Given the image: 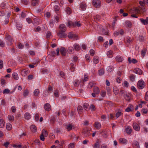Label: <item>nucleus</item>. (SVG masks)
Instances as JSON below:
<instances>
[{
	"label": "nucleus",
	"instance_id": "obj_24",
	"mask_svg": "<svg viewBox=\"0 0 148 148\" xmlns=\"http://www.w3.org/2000/svg\"><path fill=\"white\" fill-rule=\"evenodd\" d=\"M81 83V81L80 82L78 80H75L74 82V85L75 87H78L79 85V84Z\"/></svg>",
	"mask_w": 148,
	"mask_h": 148
},
{
	"label": "nucleus",
	"instance_id": "obj_49",
	"mask_svg": "<svg viewBox=\"0 0 148 148\" xmlns=\"http://www.w3.org/2000/svg\"><path fill=\"white\" fill-rule=\"evenodd\" d=\"M98 58L96 56H94L93 59V62L95 64H97L99 62Z\"/></svg>",
	"mask_w": 148,
	"mask_h": 148
},
{
	"label": "nucleus",
	"instance_id": "obj_41",
	"mask_svg": "<svg viewBox=\"0 0 148 148\" xmlns=\"http://www.w3.org/2000/svg\"><path fill=\"white\" fill-rule=\"evenodd\" d=\"M83 107L85 110H87L88 109H89V105L87 103H84L83 105Z\"/></svg>",
	"mask_w": 148,
	"mask_h": 148
},
{
	"label": "nucleus",
	"instance_id": "obj_50",
	"mask_svg": "<svg viewBox=\"0 0 148 148\" xmlns=\"http://www.w3.org/2000/svg\"><path fill=\"white\" fill-rule=\"evenodd\" d=\"M66 11L68 14H71V11L70 8L69 7L66 8Z\"/></svg>",
	"mask_w": 148,
	"mask_h": 148
},
{
	"label": "nucleus",
	"instance_id": "obj_16",
	"mask_svg": "<svg viewBox=\"0 0 148 148\" xmlns=\"http://www.w3.org/2000/svg\"><path fill=\"white\" fill-rule=\"evenodd\" d=\"M88 77L87 76V75H84V79H82V83L81 85L82 86L84 85V82L88 80Z\"/></svg>",
	"mask_w": 148,
	"mask_h": 148
},
{
	"label": "nucleus",
	"instance_id": "obj_25",
	"mask_svg": "<svg viewBox=\"0 0 148 148\" xmlns=\"http://www.w3.org/2000/svg\"><path fill=\"white\" fill-rule=\"evenodd\" d=\"M95 85V84L93 82L91 81L88 84V87L89 88H91L93 87Z\"/></svg>",
	"mask_w": 148,
	"mask_h": 148
},
{
	"label": "nucleus",
	"instance_id": "obj_46",
	"mask_svg": "<svg viewBox=\"0 0 148 148\" xmlns=\"http://www.w3.org/2000/svg\"><path fill=\"white\" fill-rule=\"evenodd\" d=\"M70 69L72 72H74L75 71V67L73 63H71Z\"/></svg>",
	"mask_w": 148,
	"mask_h": 148
},
{
	"label": "nucleus",
	"instance_id": "obj_43",
	"mask_svg": "<svg viewBox=\"0 0 148 148\" xmlns=\"http://www.w3.org/2000/svg\"><path fill=\"white\" fill-rule=\"evenodd\" d=\"M130 80L132 82L134 81L135 79V76L133 74H131L129 76Z\"/></svg>",
	"mask_w": 148,
	"mask_h": 148
},
{
	"label": "nucleus",
	"instance_id": "obj_12",
	"mask_svg": "<svg viewBox=\"0 0 148 148\" xmlns=\"http://www.w3.org/2000/svg\"><path fill=\"white\" fill-rule=\"evenodd\" d=\"M44 108L45 110L47 111H49L51 110V106L50 104L48 103H46L44 106Z\"/></svg>",
	"mask_w": 148,
	"mask_h": 148
},
{
	"label": "nucleus",
	"instance_id": "obj_44",
	"mask_svg": "<svg viewBox=\"0 0 148 148\" xmlns=\"http://www.w3.org/2000/svg\"><path fill=\"white\" fill-rule=\"evenodd\" d=\"M16 28L18 30H21V29L22 28V26L21 25V24L19 23H16Z\"/></svg>",
	"mask_w": 148,
	"mask_h": 148
},
{
	"label": "nucleus",
	"instance_id": "obj_58",
	"mask_svg": "<svg viewBox=\"0 0 148 148\" xmlns=\"http://www.w3.org/2000/svg\"><path fill=\"white\" fill-rule=\"evenodd\" d=\"M106 92L104 90H102L101 91V95L102 97H105L106 95Z\"/></svg>",
	"mask_w": 148,
	"mask_h": 148
},
{
	"label": "nucleus",
	"instance_id": "obj_9",
	"mask_svg": "<svg viewBox=\"0 0 148 148\" xmlns=\"http://www.w3.org/2000/svg\"><path fill=\"white\" fill-rule=\"evenodd\" d=\"M31 5L33 6H37L39 3L40 0H31Z\"/></svg>",
	"mask_w": 148,
	"mask_h": 148
},
{
	"label": "nucleus",
	"instance_id": "obj_47",
	"mask_svg": "<svg viewBox=\"0 0 148 148\" xmlns=\"http://www.w3.org/2000/svg\"><path fill=\"white\" fill-rule=\"evenodd\" d=\"M101 134L104 137L106 138L107 137V134L106 131H103L101 132Z\"/></svg>",
	"mask_w": 148,
	"mask_h": 148
},
{
	"label": "nucleus",
	"instance_id": "obj_14",
	"mask_svg": "<svg viewBox=\"0 0 148 148\" xmlns=\"http://www.w3.org/2000/svg\"><path fill=\"white\" fill-rule=\"evenodd\" d=\"M124 97L126 100L130 101L131 97V95L129 93H126L124 96Z\"/></svg>",
	"mask_w": 148,
	"mask_h": 148
},
{
	"label": "nucleus",
	"instance_id": "obj_7",
	"mask_svg": "<svg viewBox=\"0 0 148 148\" xmlns=\"http://www.w3.org/2000/svg\"><path fill=\"white\" fill-rule=\"evenodd\" d=\"M65 32L59 31L57 34V36L60 38H64L66 37V34L65 33Z\"/></svg>",
	"mask_w": 148,
	"mask_h": 148
},
{
	"label": "nucleus",
	"instance_id": "obj_53",
	"mask_svg": "<svg viewBox=\"0 0 148 148\" xmlns=\"http://www.w3.org/2000/svg\"><path fill=\"white\" fill-rule=\"evenodd\" d=\"M45 136L43 135V132H42L40 136V139L41 140L44 141L45 140Z\"/></svg>",
	"mask_w": 148,
	"mask_h": 148
},
{
	"label": "nucleus",
	"instance_id": "obj_34",
	"mask_svg": "<svg viewBox=\"0 0 148 148\" xmlns=\"http://www.w3.org/2000/svg\"><path fill=\"white\" fill-rule=\"evenodd\" d=\"M107 55L108 57L109 58H112V52L111 50H110L107 51Z\"/></svg>",
	"mask_w": 148,
	"mask_h": 148
},
{
	"label": "nucleus",
	"instance_id": "obj_59",
	"mask_svg": "<svg viewBox=\"0 0 148 148\" xmlns=\"http://www.w3.org/2000/svg\"><path fill=\"white\" fill-rule=\"evenodd\" d=\"M139 40L140 41L142 42H144L145 41V39L143 36L141 35L139 36Z\"/></svg>",
	"mask_w": 148,
	"mask_h": 148
},
{
	"label": "nucleus",
	"instance_id": "obj_57",
	"mask_svg": "<svg viewBox=\"0 0 148 148\" xmlns=\"http://www.w3.org/2000/svg\"><path fill=\"white\" fill-rule=\"evenodd\" d=\"M22 146V145L21 144H20L18 145H15V144H13L12 145V147H13L16 148H21Z\"/></svg>",
	"mask_w": 148,
	"mask_h": 148
},
{
	"label": "nucleus",
	"instance_id": "obj_20",
	"mask_svg": "<svg viewBox=\"0 0 148 148\" xmlns=\"http://www.w3.org/2000/svg\"><path fill=\"white\" fill-rule=\"evenodd\" d=\"M73 47L75 50L77 51L79 50L80 49V47L79 45L76 43L74 45Z\"/></svg>",
	"mask_w": 148,
	"mask_h": 148
},
{
	"label": "nucleus",
	"instance_id": "obj_33",
	"mask_svg": "<svg viewBox=\"0 0 148 148\" xmlns=\"http://www.w3.org/2000/svg\"><path fill=\"white\" fill-rule=\"evenodd\" d=\"M148 111L147 109L146 108H143L141 110V112L142 114H146Z\"/></svg>",
	"mask_w": 148,
	"mask_h": 148
},
{
	"label": "nucleus",
	"instance_id": "obj_38",
	"mask_svg": "<svg viewBox=\"0 0 148 148\" xmlns=\"http://www.w3.org/2000/svg\"><path fill=\"white\" fill-rule=\"evenodd\" d=\"M27 71L23 69L21 71V74L23 76H25L27 75Z\"/></svg>",
	"mask_w": 148,
	"mask_h": 148
},
{
	"label": "nucleus",
	"instance_id": "obj_39",
	"mask_svg": "<svg viewBox=\"0 0 148 148\" xmlns=\"http://www.w3.org/2000/svg\"><path fill=\"white\" fill-rule=\"evenodd\" d=\"M12 75L15 80H18V74L16 73H14L12 74Z\"/></svg>",
	"mask_w": 148,
	"mask_h": 148
},
{
	"label": "nucleus",
	"instance_id": "obj_2",
	"mask_svg": "<svg viewBox=\"0 0 148 148\" xmlns=\"http://www.w3.org/2000/svg\"><path fill=\"white\" fill-rule=\"evenodd\" d=\"M82 134L85 137H87L91 135L90 131L88 128H84L83 130Z\"/></svg>",
	"mask_w": 148,
	"mask_h": 148
},
{
	"label": "nucleus",
	"instance_id": "obj_15",
	"mask_svg": "<svg viewBox=\"0 0 148 148\" xmlns=\"http://www.w3.org/2000/svg\"><path fill=\"white\" fill-rule=\"evenodd\" d=\"M120 143L123 144H126L127 143V140L124 138H120L119 140Z\"/></svg>",
	"mask_w": 148,
	"mask_h": 148
},
{
	"label": "nucleus",
	"instance_id": "obj_40",
	"mask_svg": "<svg viewBox=\"0 0 148 148\" xmlns=\"http://www.w3.org/2000/svg\"><path fill=\"white\" fill-rule=\"evenodd\" d=\"M80 7L82 10H85L86 8V5L85 3H82L80 5Z\"/></svg>",
	"mask_w": 148,
	"mask_h": 148
},
{
	"label": "nucleus",
	"instance_id": "obj_64",
	"mask_svg": "<svg viewBox=\"0 0 148 148\" xmlns=\"http://www.w3.org/2000/svg\"><path fill=\"white\" fill-rule=\"evenodd\" d=\"M54 9L55 12L58 11L60 9V7L58 5H55L54 6Z\"/></svg>",
	"mask_w": 148,
	"mask_h": 148
},
{
	"label": "nucleus",
	"instance_id": "obj_45",
	"mask_svg": "<svg viewBox=\"0 0 148 148\" xmlns=\"http://www.w3.org/2000/svg\"><path fill=\"white\" fill-rule=\"evenodd\" d=\"M6 128L8 130H11L12 128V125L10 123H8L6 124Z\"/></svg>",
	"mask_w": 148,
	"mask_h": 148
},
{
	"label": "nucleus",
	"instance_id": "obj_4",
	"mask_svg": "<svg viewBox=\"0 0 148 148\" xmlns=\"http://www.w3.org/2000/svg\"><path fill=\"white\" fill-rule=\"evenodd\" d=\"M92 3L93 6L96 8H99L101 6V1L99 0H93Z\"/></svg>",
	"mask_w": 148,
	"mask_h": 148
},
{
	"label": "nucleus",
	"instance_id": "obj_37",
	"mask_svg": "<svg viewBox=\"0 0 148 148\" xmlns=\"http://www.w3.org/2000/svg\"><path fill=\"white\" fill-rule=\"evenodd\" d=\"M100 145L99 144L98 140H97L96 143L93 146L94 148H99Z\"/></svg>",
	"mask_w": 148,
	"mask_h": 148
},
{
	"label": "nucleus",
	"instance_id": "obj_29",
	"mask_svg": "<svg viewBox=\"0 0 148 148\" xmlns=\"http://www.w3.org/2000/svg\"><path fill=\"white\" fill-rule=\"evenodd\" d=\"M24 116L25 119L27 120H29L31 118V115L28 112L25 113V114Z\"/></svg>",
	"mask_w": 148,
	"mask_h": 148
},
{
	"label": "nucleus",
	"instance_id": "obj_8",
	"mask_svg": "<svg viewBox=\"0 0 148 148\" xmlns=\"http://www.w3.org/2000/svg\"><path fill=\"white\" fill-rule=\"evenodd\" d=\"M59 28L60 29V31L61 32H65L66 30V25L63 24H60L59 26Z\"/></svg>",
	"mask_w": 148,
	"mask_h": 148
},
{
	"label": "nucleus",
	"instance_id": "obj_62",
	"mask_svg": "<svg viewBox=\"0 0 148 148\" xmlns=\"http://www.w3.org/2000/svg\"><path fill=\"white\" fill-rule=\"evenodd\" d=\"M6 39L11 42L12 41V38L10 35L7 36L5 37Z\"/></svg>",
	"mask_w": 148,
	"mask_h": 148
},
{
	"label": "nucleus",
	"instance_id": "obj_1",
	"mask_svg": "<svg viewBox=\"0 0 148 148\" xmlns=\"http://www.w3.org/2000/svg\"><path fill=\"white\" fill-rule=\"evenodd\" d=\"M60 50V53L62 55V56H66V50L65 48L62 47L60 48V49L59 48H57L56 54L57 56H58L59 55Z\"/></svg>",
	"mask_w": 148,
	"mask_h": 148
},
{
	"label": "nucleus",
	"instance_id": "obj_61",
	"mask_svg": "<svg viewBox=\"0 0 148 148\" xmlns=\"http://www.w3.org/2000/svg\"><path fill=\"white\" fill-rule=\"evenodd\" d=\"M75 144L74 143H71L69 144L68 145L69 148H74L75 147Z\"/></svg>",
	"mask_w": 148,
	"mask_h": 148
},
{
	"label": "nucleus",
	"instance_id": "obj_5",
	"mask_svg": "<svg viewBox=\"0 0 148 148\" xmlns=\"http://www.w3.org/2000/svg\"><path fill=\"white\" fill-rule=\"evenodd\" d=\"M145 9L144 8L141 7L140 6H138L135 9V12L136 13H140L144 12L143 10Z\"/></svg>",
	"mask_w": 148,
	"mask_h": 148
},
{
	"label": "nucleus",
	"instance_id": "obj_6",
	"mask_svg": "<svg viewBox=\"0 0 148 148\" xmlns=\"http://www.w3.org/2000/svg\"><path fill=\"white\" fill-rule=\"evenodd\" d=\"M124 33V32L123 29H121L120 30L119 29L117 31H114V34L115 36H116L119 35H123Z\"/></svg>",
	"mask_w": 148,
	"mask_h": 148
},
{
	"label": "nucleus",
	"instance_id": "obj_18",
	"mask_svg": "<svg viewBox=\"0 0 148 148\" xmlns=\"http://www.w3.org/2000/svg\"><path fill=\"white\" fill-rule=\"evenodd\" d=\"M65 126L67 130L69 132L72 129L73 126L71 124H67Z\"/></svg>",
	"mask_w": 148,
	"mask_h": 148
},
{
	"label": "nucleus",
	"instance_id": "obj_51",
	"mask_svg": "<svg viewBox=\"0 0 148 148\" xmlns=\"http://www.w3.org/2000/svg\"><path fill=\"white\" fill-rule=\"evenodd\" d=\"M145 1L144 0H143V1H139V4L142 7L144 8L145 4Z\"/></svg>",
	"mask_w": 148,
	"mask_h": 148
},
{
	"label": "nucleus",
	"instance_id": "obj_13",
	"mask_svg": "<svg viewBox=\"0 0 148 148\" xmlns=\"http://www.w3.org/2000/svg\"><path fill=\"white\" fill-rule=\"evenodd\" d=\"M140 20L141 23L144 25L148 24V17L146 18L145 19L143 18H140Z\"/></svg>",
	"mask_w": 148,
	"mask_h": 148
},
{
	"label": "nucleus",
	"instance_id": "obj_23",
	"mask_svg": "<svg viewBox=\"0 0 148 148\" xmlns=\"http://www.w3.org/2000/svg\"><path fill=\"white\" fill-rule=\"evenodd\" d=\"M5 125V122L3 120L0 118V128H3Z\"/></svg>",
	"mask_w": 148,
	"mask_h": 148
},
{
	"label": "nucleus",
	"instance_id": "obj_63",
	"mask_svg": "<svg viewBox=\"0 0 148 148\" xmlns=\"http://www.w3.org/2000/svg\"><path fill=\"white\" fill-rule=\"evenodd\" d=\"M107 70L109 72H111L113 71V67L112 66H109L107 67Z\"/></svg>",
	"mask_w": 148,
	"mask_h": 148
},
{
	"label": "nucleus",
	"instance_id": "obj_10",
	"mask_svg": "<svg viewBox=\"0 0 148 148\" xmlns=\"http://www.w3.org/2000/svg\"><path fill=\"white\" fill-rule=\"evenodd\" d=\"M133 127L134 129L136 131H139L140 130V127L136 123H133Z\"/></svg>",
	"mask_w": 148,
	"mask_h": 148
},
{
	"label": "nucleus",
	"instance_id": "obj_60",
	"mask_svg": "<svg viewBox=\"0 0 148 148\" xmlns=\"http://www.w3.org/2000/svg\"><path fill=\"white\" fill-rule=\"evenodd\" d=\"M56 54V52L53 50L51 51L50 52V55L53 57L55 56Z\"/></svg>",
	"mask_w": 148,
	"mask_h": 148
},
{
	"label": "nucleus",
	"instance_id": "obj_21",
	"mask_svg": "<svg viewBox=\"0 0 148 148\" xmlns=\"http://www.w3.org/2000/svg\"><path fill=\"white\" fill-rule=\"evenodd\" d=\"M31 131L33 132H36L37 128L36 127L33 125H31L30 127Z\"/></svg>",
	"mask_w": 148,
	"mask_h": 148
},
{
	"label": "nucleus",
	"instance_id": "obj_22",
	"mask_svg": "<svg viewBox=\"0 0 148 148\" xmlns=\"http://www.w3.org/2000/svg\"><path fill=\"white\" fill-rule=\"evenodd\" d=\"M67 26L70 28L74 27V22L71 21H69L68 22Z\"/></svg>",
	"mask_w": 148,
	"mask_h": 148
},
{
	"label": "nucleus",
	"instance_id": "obj_36",
	"mask_svg": "<svg viewBox=\"0 0 148 148\" xmlns=\"http://www.w3.org/2000/svg\"><path fill=\"white\" fill-rule=\"evenodd\" d=\"M39 92L40 91L38 89H36L34 92V95L36 97L38 95Z\"/></svg>",
	"mask_w": 148,
	"mask_h": 148
},
{
	"label": "nucleus",
	"instance_id": "obj_48",
	"mask_svg": "<svg viewBox=\"0 0 148 148\" xmlns=\"http://www.w3.org/2000/svg\"><path fill=\"white\" fill-rule=\"evenodd\" d=\"M123 114L122 113L120 110H118V112L116 114V119L118 118L120 116H121Z\"/></svg>",
	"mask_w": 148,
	"mask_h": 148
},
{
	"label": "nucleus",
	"instance_id": "obj_17",
	"mask_svg": "<svg viewBox=\"0 0 148 148\" xmlns=\"http://www.w3.org/2000/svg\"><path fill=\"white\" fill-rule=\"evenodd\" d=\"M125 42L129 44H130L133 41L132 39L129 37H127L125 39Z\"/></svg>",
	"mask_w": 148,
	"mask_h": 148
},
{
	"label": "nucleus",
	"instance_id": "obj_19",
	"mask_svg": "<svg viewBox=\"0 0 148 148\" xmlns=\"http://www.w3.org/2000/svg\"><path fill=\"white\" fill-rule=\"evenodd\" d=\"M95 127L96 129H99L101 128V124L99 122H96L95 123Z\"/></svg>",
	"mask_w": 148,
	"mask_h": 148
},
{
	"label": "nucleus",
	"instance_id": "obj_52",
	"mask_svg": "<svg viewBox=\"0 0 148 148\" xmlns=\"http://www.w3.org/2000/svg\"><path fill=\"white\" fill-rule=\"evenodd\" d=\"M9 120L10 121H12L14 119V116H13L9 115L8 117Z\"/></svg>",
	"mask_w": 148,
	"mask_h": 148
},
{
	"label": "nucleus",
	"instance_id": "obj_26",
	"mask_svg": "<svg viewBox=\"0 0 148 148\" xmlns=\"http://www.w3.org/2000/svg\"><path fill=\"white\" fill-rule=\"evenodd\" d=\"M115 59L118 62H121L123 60V58L119 56H117Z\"/></svg>",
	"mask_w": 148,
	"mask_h": 148
},
{
	"label": "nucleus",
	"instance_id": "obj_30",
	"mask_svg": "<svg viewBox=\"0 0 148 148\" xmlns=\"http://www.w3.org/2000/svg\"><path fill=\"white\" fill-rule=\"evenodd\" d=\"M125 25L126 27L130 28L132 27V25L131 22L130 21H126Z\"/></svg>",
	"mask_w": 148,
	"mask_h": 148
},
{
	"label": "nucleus",
	"instance_id": "obj_55",
	"mask_svg": "<svg viewBox=\"0 0 148 148\" xmlns=\"http://www.w3.org/2000/svg\"><path fill=\"white\" fill-rule=\"evenodd\" d=\"M100 16L99 15H96L94 17V20L95 21H99L100 18Z\"/></svg>",
	"mask_w": 148,
	"mask_h": 148
},
{
	"label": "nucleus",
	"instance_id": "obj_11",
	"mask_svg": "<svg viewBox=\"0 0 148 148\" xmlns=\"http://www.w3.org/2000/svg\"><path fill=\"white\" fill-rule=\"evenodd\" d=\"M133 72L136 74L139 75H141L142 74V71L138 68H136L134 69Z\"/></svg>",
	"mask_w": 148,
	"mask_h": 148
},
{
	"label": "nucleus",
	"instance_id": "obj_35",
	"mask_svg": "<svg viewBox=\"0 0 148 148\" xmlns=\"http://www.w3.org/2000/svg\"><path fill=\"white\" fill-rule=\"evenodd\" d=\"M126 132L128 134H130L132 132V130L129 127H127L126 129Z\"/></svg>",
	"mask_w": 148,
	"mask_h": 148
},
{
	"label": "nucleus",
	"instance_id": "obj_56",
	"mask_svg": "<svg viewBox=\"0 0 148 148\" xmlns=\"http://www.w3.org/2000/svg\"><path fill=\"white\" fill-rule=\"evenodd\" d=\"M104 70L103 69H100L99 72V75H103L104 74Z\"/></svg>",
	"mask_w": 148,
	"mask_h": 148
},
{
	"label": "nucleus",
	"instance_id": "obj_31",
	"mask_svg": "<svg viewBox=\"0 0 148 148\" xmlns=\"http://www.w3.org/2000/svg\"><path fill=\"white\" fill-rule=\"evenodd\" d=\"M68 37L70 38H72L73 37H77V36L75 34H73L71 32H70L68 35Z\"/></svg>",
	"mask_w": 148,
	"mask_h": 148
},
{
	"label": "nucleus",
	"instance_id": "obj_54",
	"mask_svg": "<svg viewBox=\"0 0 148 148\" xmlns=\"http://www.w3.org/2000/svg\"><path fill=\"white\" fill-rule=\"evenodd\" d=\"M29 93V90L27 89H26L24 90L23 92V96L24 97H26L28 95Z\"/></svg>",
	"mask_w": 148,
	"mask_h": 148
},
{
	"label": "nucleus",
	"instance_id": "obj_27",
	"mask_svg": "<svg viewBox=\"0 0 148 148\" xmlns=\"http://www.w3.org/2000/svg\"><path fill=\"white\" fill-rule=\"evenodd\" d=\"M77 110L78 113L79 114H82L83 112L82 107L81 106H78Z\"/></svg>",
	"mask_w": 148,
	"mask_h": 148
},
{
	"label": "nucleus",
	"instance_id": "obj_28",
	"mask_svg": "<svg viewBox=\"0 0 148 148\" xmlns=\"http://www.w3.org/2000/svg\"><path fill=\"white\" fill-rule=\"evenodd\" d=\"M93 92L96 93V94H99L100 90L99 88L97 87H95L93 89Z\"/></svg>",
	"mask_w": 148,
	"mask_h": 148
},
{
	"label": "nucleus",
	"instance_id": "obj_42",
	"mask_svg": "<svg viewBox=\"0 0 148 148\" xmlns=\"http://www.w3.org/2000/svg\"><path fill=\"white\" fill-rule=\"evenodd\" d=\"M133 146H135L136 148H139V143L137 141H135L133 144Z\"/></svg>",
	"mask_w": 148,
	"mask_h": 148
},
{
	"label": "nucleus",
	"instance_id": "obj_32",
	"mask_svg": "<svg viewBox=\"0 0 148 148\" xmlns=\"http://www.w3.org/2000/svg\"><path fill=\"white\" fill-rule=\"evenodd\" d=\"M119 89L116 87L113 88V92L115 95H117L119 93Z\"/></svg>",
	"mask_w": 148,
	"mask_h": 148
},
{
	"label": "nucleus",
	"instance_id": "obj_3",
	"mask_svg": "<svg viewBox=\"0 0 148 148\" xmlns=\"http://www.w3.org/2000/svg\"><path fill=\"white\" fill-rule=\"evenodd\" d=\"M138 88L140 89H143L145 86V82L142 79L139 80L137 84Z\"/></svg>",
	"mask_w": 148,
	"mask_h": 148
}]
</instances>
